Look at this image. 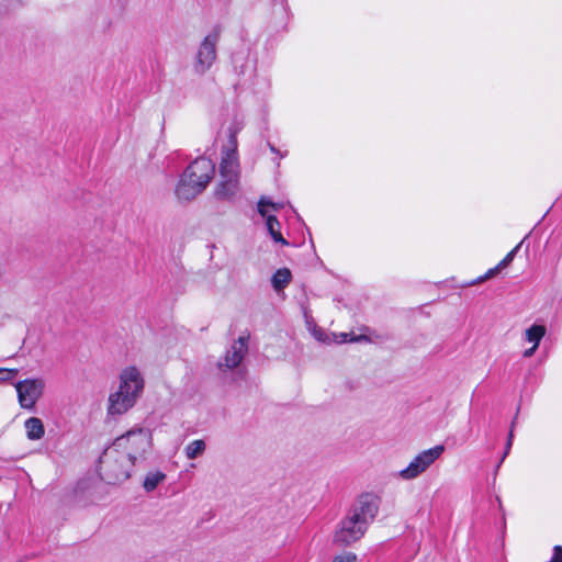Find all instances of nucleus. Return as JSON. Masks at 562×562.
<instances>
[{"label":"nucleus","instance_id":"nucleus-12","mask_svg":"<svg viewBox=\"0 0 562 562\" xmlns=\"http://www.w3.org/2000/svg\"><path fill=\"white\" fill-rule=\"evenodd\" d=\"M266 206H271L277 210L279 207V205L262 198V199H260V201L258 203V212L262 217H266V225H267L268 232H269L270 236L272 237V239L277 243L288 245V241L282 237V235L279 231V226H280L279 221L277 220V217L274 215L267 214Z\"/></svg>","mask_w":562,"mask_h":562},{"label":"nucleus","instance_id":"nucleus-16","mask_svg":"<svg viewBox=\"0 0 562 562\" xmlns=\"http://www.w3.org/2000/svg\"><path fill=\"white\" fill-rule=\"evenodd\" d=\"M291 281V271L288 268L279 269L272 276L271 282L276 291L284 289Z\"/></svg>","mask_w":562,"mask_h":562},{"label":"nucleus","instance_id":"nucleus-13","mask_svg":"<svg viewBox=\"0 0 562 562\" xmlns=\"http://www.w3.org/2000/svg\"><path fill=\"white\" fill-rule=\"evenodd\" d=\"M136 401L137 398L119 389L109 396L108 413L110 415H122L132 408Z\"/></svg>","mask_w":562,"mask_h":562},{"label":"nucleus","instance_id":"nucleus-29","mask_svg":"<svg viewBox=\"0 0 562 562\" xmlns=\"http://www.w3.org/2000/svg\"><path fill=\"white\" fill-rule=\"evenodd\" d=\"M516 420H517V415L515 416L514 420L512 422V425H510V429L514 430V427L516 425Z\"/></svg>","mask_w":562,"mask_h":562},{"label":"nucleus","instance_id":"nucleus-3","mask_svg":"<svg viewBox=\"0 0 562 562\" xmlns=\"http://www.w3.org/2000/svg\"><path fill=\"white\" fill-rule=\"evenodd\" d=\"M151 434L144 428H135L126 434L117 437L111 445L113 449H117L120 453L125 454V459L135 465L146 460L151 450Z\"/></svg>","mask_w":562,"mask_h":562},{"label":"nucleus","instance_id":"nucleus-6","mask_svg":"<svg viewBox=\"0 0 562 562\" xmlns=\"http://www.w3.org/2000/svg\"><path fill=\"white\" fill-rule=\"evenodd\" d=\"M367 531V526L346 514L334 531L333 543L339 548L349 547L362 539Z\"/></svg>","mask_w":562,"mask_h":562},{"label":"nucleus","instance_id":"nucleus-23","mask_svg":"<svg viewBox=\"0 0 562 562\" xmlns=\"http://www.w3.org/2000/svg\"><path fill=\"white\" fill-rule=\"evenodd\" d=\"M513 439H514V434H513V429H509V434H508V438H507V442H506V446H505V451H504V454L499 461V463L497 464V469L499 468L501 463L504 461V459L507 457V454L509 453L510 451V448H512V445H513Z\"/></svg>","mask_w":562,"mask_h":562},{"label":"nucleus","instance_id":"nucleus-24","mask_svg":"<svg viewBox=\"0 0 562 562\" xmlns=\"http://www.w3.org/2000/svg\"><path fill=\"white\" fill-rule=\"evenodd\" d=\"M551 560H553L555 562H562V547H560V546L554 547V554Z\"/></svg>","mask_w":562,"mask_h":562},{"label":"nucleus","instance_id":"nucleus-25","mask_svg":"<svg viewBox=\"0 0 562 562\" xmlns=\"http://www.w3.org/2000/svg\"><path fill=\"white\" fill-rule=\"evenodd\" d=\"M537 348H538V347L532 346L531 348L526 349V350L524 351V357L529 358V357L533 356V353L536 352Z\"/></svg>","mask_w":562,"mask_h":562},{"label":"nucleus","instance_id":"nucleus-7","mask_svg":"<svg viewBox=\"0 0 562 562\" xmlns=\"http://www.w3.org/2000/svg\"><path fill=\"white\" fill-rule=\"evenodd\" d=\"M380 505L381 498L378 495L363 493L355 501L347 514L369 528L379 514Z\"/></svg>","mask_w":562,"mask_h":562},{"label":"nucleus","instance_id":"nucleus-20","mask_svg":"<svg viewBox=\"0 0 562 562\" xmlns=\"http://www.w3.org/2000/svg\"><path fill=\"white\" fill-rule=\"evenodd\" d=\"M19 370L18 369H4V368H0V383L1 382H7V381H10L12 380L13 378H15V375L18 374Z\"/></svg>","mask_w":562,"mask_h":562},{"label":"nucleus","instance_id":"nucleus-17","mask_svg":"<svg viewBox=\"0 0 562 562\" xmlns=\"http://www.w3.org/2000/svg\"><path fill=\"white\" fill-rule=\"evenodd\" d=\"M165 479L166 474L160 471L149 472L144 479L143 487L146 492H153Z\"/></svg>","mask_w":562,"mask_h":562},{"label":"nucleus","instance_id":"nucleus-28","mask_svg":"<svg viewBox=\"0 0 562 562\" xmlns=\"http://www.w3.org/2000/svg\"><path fill=\"white\" fill-rule=\"evenodd\" d=\"M348 336H349V334H346V333L340 334V337H341L340 341H344V342L347 341L348 340Z\"/></svg>","mask_w":562,"mask_h":562},{"label":"nucleus","instance_id":"nucleus-5","mask_svg":"<svg viewBox=\"0 0 562 562\" xmlns=\"http://www.w3.org/2000/svg\"><path fill=\"white\" fill-rule=\"evenodd\" d=\"M220 38L221 30L218 27H214L200 43L193 65L196 74L204 75L215 63L217 57L216 48Z\"/></svg>","mask_w":562,"mask_h":562},{"label":"nucleus","instance_id":"nucleus-22","mask_svg":"<svg viewBox=\"0 0 562 562\" xmlns=\"http://www.w3.org/2000/svg\"><path fill=\"white\" fill-rule=\"evenodd\" d=\"M501 270H502V268H498V265H497L496 267L492 268V269H488L484 276L480 277V278L475 281V283H481V282H483V281H486V280H488V279L493 278V277H494L496 273H498Z\"/></svg>","mask_w":562,"mask_h":562},{"label":"nucleus","instance_id":"nucleus-18","mask_svg":"<svg viewBox=\"0 0 562 562\" xmlns=\"http://www.w3.org/2000/svg\"><path fill=\"white\" fill-rule=\"evenodd\" d=\"M205 442L202 439L191 441L184 449L188 459L193 460L205 451Z\"/></svg>","mask_w":562,"mask_h":562},{"label":"nucleus","instance_id":"nucleus-31","mask_svg":"<svg viewBox=\"0 0 562 562\" xmlns=\"http://www.w3.org/2000/svg\"><path fill=\"white\" fill-rule=\"evenodd\" d=\"M549 562H555V561H553V560H550Z\"/></svg>","mask_w":562,"mask_h":562},{"label":"nucleus","instance_id":"nucleus-10","mask_svg":"<svg viewBox=\"0 0 562 562\" xmlns=\"http://www.w3.org/2000/svg\"><path fill=\"white\" fill-rule=\"evenodd\" d=\"M249 334L241 335L233 341L224 357L218 361L220 370H233L237 368L248 352Z\"/></svg>","mask_w":562,"mask_h":562},{"label":"nucleus","instance_id":"nucleus-14","mask_svg":"<svg viewBox=\"0 0 562 562\" xmlns=\"http://www.w3.org/2000/svg\"><path fill=\"white\" fill-rule=\"evenodd\" d=\"M24 427L30 440H40L45 434L43 422L38 417H30L26 419Z\"/></svg>","mask_w":562,"mask_h":562},{"label":"nucleus","instance_id":"nucleus-4","mask_svg":"<svg viewBox=\"0 0 562 562\" xmlns=\"http://www.w3.org/2000/svg\"><path fill=\"white\" fill-rule=\"evenodd\" d=\"M125 454L120 453L117 449L108 447L100 458V473L102 480L109 484H117L126 481L131 476L134 465L126 459Z\"/></svg>","mask_w":562,"mask_h":562},{"label":"nucleus","instance_id":"nucleus-19","mask_svg":"<svg viewBox=\"0 0 562 562\" xmlns=\"http://www.w3.org/2000/svg\"><path fill=\"white\" fill-rule=\"evenodd\" d=\"M520 247V244H518L514 249H512L506 256L504 259H502L499 262H498V268H502L505 269L506 267H508L510 265V262L514 260V257L517 252V250L519 249Z\"/></svg>","mask_w":562,"mask_h":562},{"label":"nucleus","instance_id":"nucleus-30","mask_svg":"<svg viewBox=\"0 0 562 562\" xmlns=\"http://www.w3.org/2000/svg\"><path fill=\"white\" fill-rule=\"evenodd\" d=\"M315 337H316L318 340H323L322 335H317V334H315Z\"/></svg>","mask_w":562,"mask_h":562},{"label":"nucleus","instance_id":"nucleus-26","mask_svg":"<svg viewBox=\"0 0 562 562\" xmlns=\"http://www.w3.org/2000/svg\"><path fill=\"white\" fill-rule=\"evenodd\" d=\"M7 273L5 265L0 260V279H2Z\"/></svg>","mask_w":562,"mask_h":562},{"label":"nucleus","instance_id":"nucleus-11","mask_svg":"<svg viewBox=\"0 0 562 562\" xmlns=\"http://www.w3.org/2000/svg\"><path fill=\"white\" fill-rule=\"evenodd\" d=\"M144 386V378L136 367L131 366L122 370L120 374V390L138 400Z\"/></svg>","mask_w":562,"mask_h":562},{"label":"nucleus","instance_id":"nucleus-1","mask_svg":"<svg viewBox=\"0 0 562 562\" xmlns=\"http://www.w3.org/2000/svg\"><path fill=\"white\" fill-rule=\"evenodd\" d=\"M238 131L229 128L228 146L222 151L220 182L215 188V196L221 200H232L239 191Z\"/></svg>","mask_w":562,"mask_h":562},{"label":"nucleus","instance_id":"nucleus-21","mask_svg":"<svg viewBox=\"0 0 562 562\" xmlns=\"http://www.w3.org/2000/svg\"><path fill=\"white\" fill-rule=\"evenodd\" d=\"M333 562H357V557L351 552H346L344 554L335 557Z\"/></svg>","mask_w":562,"mask_h":562},{"label":"nucleus","instance_id":"nucleus-27","mask_svg":"<svg viewBox=\"0 0 562 562\" xmlns=\"http://www.w3.org/2000/svg\"><path fill=\"white\" fill-rule=\"evenodd\" d=\"M268 146H269V148H270V150H271L272 153H276V154H278V153H279V150L276 148V146H274V145H272V144H270V143H269V144H268Z\"/></svg>","mask_w":562,"mask_h":562},{"label":"nucleus","instance_id":"nucleus-9","mask_svg":"<svg viewBox=\"0 0 562 562\" xmlns=\"http://www.w3.org/2000/svg\"><path fill=\"white\" fill-rule=\"evenodd\" d=\"M45 382L43 379H26L15 384L18 401L22 408L32 411L43 395Z\"/></svg>","mask_w":562,"mask_h":562},{"label":"nucleus","instance_id":"nucleus-8","mask_svg":"<svg viewBox=\"0 0 562 562\" xmlns=\"http://www.w3.org/2000/svg\"><path fill=\"white\" fill-rule=\"evenodd\" d=\"M441 445L427 449L418 453L409 464L400 471L398 475L406 481L414 480L424 473L443 452Z\"/></svg>","mask_w":562,"mask_h":562},{"label":"nucleus","instance_id":"nucleus-15","mask_svg":"<svg viewBox=\"0 0 562 562\" xmlns=\"http://www.w3.org/2000/svg\"><path fill=\"white\" fill-rule=\"evenodd\" d=\"M547 329L543 325L533 324L525 331V338L528 342H532V346L539 347L541 339L544 337Z\"/></svg>","mask_w":562,"mask_h":562},{"label":"nucleus","instance_id":"nucleus-2","mask_svg":"<svg viewBox=\"0 0 562 562\" xmlns=\"http://www.w3.org/2000/svg\"><path fill=\"white\" fill-rule=\"evenodd\" d=\"M214 173L215 165L210 158H196L180 176L175 190L177 198L182 201L193 200L206 189Z\"/></svg>","mask_w":562,"mask_h":562}]
</instances>
